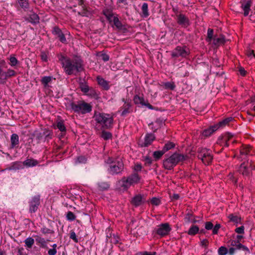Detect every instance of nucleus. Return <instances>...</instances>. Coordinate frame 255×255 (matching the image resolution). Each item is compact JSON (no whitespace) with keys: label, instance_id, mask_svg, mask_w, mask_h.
Segmentation results:
<instances>
[{"label":"nucleus","instance_id":"nucleus-11","mask_svg":"<svg viewBox=\"0 0 255 255\" xmlns=\"http://www.w3.org/2000/svg\"><path fill=\"white\" fill-rule=\"evenodd\" d=\"M253 154L252 147L250 145H243L240 148L239 155L235 154L234 157L242 159L245 158L247 155H252Z\"/></svg>","mask_w":255,"mask_h":255},{"label":"nucleus","instance_id":"nucleus-62","mask_svg":"<svg viewBox=\"0 0 255 255\" xmlns=\"http://www.w3.org/2000/svg\"><path fill=\"white\" fill-rule=\"evenodd\" d=\"M57 253L56 249H50L48 251V255H55Z\"/></svg>","mask_w":255,"mask_h":255},{"label":"nucleus","instance_id":"nucleus-60","mask_svg":"<svg viewBox=\"0 0 255 255\" xmlns=\"http://www.w3.org/2000/svg\"><path fill=\"white\" fill-rule=\"evenodd\" d=\"M142 169V166L140 164H135L133 167V169L135 172L141 171Z\"/></svg>","mask_w":255,"mask_h":255},{"label":"nucleus","instance_id":"nucleus-56","mask_svg":"<svg viewBox=\"0 0 255 255\" xmlns=\"http://www.w3.org/2000/svg\"><path fill=\"white\" fill-rule=\"evenodd\" d=\"M244 226H242L239 228H237L235 229V232L238 234H243L244 233Z\"/></svg>","mask_w":255,"mask_h":255},{"label":"nucleus","instance_id":"nucleus-6","mask_svg":"<svg viewBox=\"0 0 255 255\" xmlns=\"http://www.w3.org/2000/svg\"><path fill=\"white\" fill-rule=\"evenodd\" d=\"M197 157L206 165L211 163L213 159L212 151L206 148H199L197 150Z\"/></svg>","mask_w":255,"mask_h":255},{"label":"nucleus","instance_id":"nucleus-35","mask_svg":"<svg viewBox=\"0 0 255 255\" xmlns=\"http://www.w3.org/2000/svg\"><path fill=\"white\" fill-rule=\"evenodd\" d=\"M29 22L33 24H36L39 23V18L38 15L35 13H33L30 14L29 17Z\"/></svg>","mask_w":255,"mask_h":255},{"label":"nucleus","instance_id":"nucleus-38","mask_svg":"<svg viewBox=\"0 0 255 255\" xmlns=\"http://www.w3.org/2000/svg\"><path fill=\"white\" fill-rule=\"evenodd\" d=\"M175 146V144L172 142L168 141L164 145L162 150L164 153L168 151L169 150L173 148Z\"/></svg>","mask_w":255,"mask_h":255},{"label":"nucleus","instance_id":"nucleus-36","mask_svg":"<svg viewBox=\"0 0 255 255\" xmlns=\"http://www.w3.org/2000/svg\"><path fill=\"white\" fill-rule=\"evenodd\" d=\"M52 81V77L51 76H44L42 77L41 80L42 84L45 88L48 86V84Z\"/></svg>","mask_w":255,"mask_h":255},{"label":"nucleus","instance_id":"nucleus-31","mask_svg":"<svg viewBox=\"0 0 255 255\" xmlns=\"http://www.w3.org/2000/svg\"><path fill=\"white\" fill-rule=\"evenodd\" d=\"M16 1L20 7L24 10L29 8V3L28 0H16Z\"/></svg>","mask_w":255,"mask_h":255},{"label":"nucleus","instance_id":"nucleus-20","mask_svg":"<svg viewBox=\"0 0 255 255\" xmlns=\"http://www.w3.org/2000/svg\"><path fill=\"white\" fill-rule=\"evenodd\" d=\"M52 33L59 38V40L62 43L66 42V39L61 30L58 26H54L53 28Z\"/></svg>","mask_w":255,"mask_h":255},{"label":"nucleus","instance_id":"nucleus-44","mask_svg":"<svg viewBox=\"0 0 255 255\" xmlns=\"http://www.w3.org/2000/svg\"><path fill=\"white\" fill-rule=\"evenodd\" d=\"M56 127L61 132L66 131V128L65 127L64 121H60L57 123Z\"/></svg>","mask_w":255,"mask_h":255},{"label":"nucleus","instance_id":"nucleus-29","mask_svg":"<svg viewBox=\"0 0 255 255\" xmlns=\"http://www.w3.org/2000/svg\"><path fill=\"white\" fill-rule=\"evenodd\" d=\"M118 14H117L115 15L112 19H111V21H109L110 23H113V24L119 30H121L123 28V25L121 22V21L119 20L118 17Z\"/></svg>","mask_w":255,"mask_h":255},{"label":"nucleus","instance_id":"nucleus-8","mask_svg":"<svg viewBox=\"0 0 255 255\" xmlns=\"http://www.w3.org/2000/svg\"><path fill=\"white\" fill-rule=\"evenodd\" d=\"M190 53V49L185 45L177 46L171 51V56L173 58H186Z\"/></svg>","mask_w":255,"mask_h":255},{"label":"nucleus","instance_id":"nucleus-16","mask_svg":"<svg viewBox=\"0 0 255 255\" xmlns=\"http://www.w3.org/2000/svg\"><path fill=\"white\" fill-rule=\"evenodd\" d=\"M114 7L112 5L105 6L102 10V14L105 15L107 20L111 21V19L117 14L113 12Z\"/></svg>","mask_w":255,"mask_h":255},{"label":"nucleus","instance_id":"nucleus-58","mask_svg":"<svg viewBox=\"0 0 255 255\" xmlns=\"http://www.w3.org/2000/svg\"><path fill=\"white\" fill-rule=\"evenodd\" d=\"M247 163L250 167V169H251V171L252 170H255V164L254 161L251 160L250 161H248Z\"/></svg>","mask_w":255,"mask_h":255},{"label":"nucleus","instance_id":"nucleus-27","mask_svg":"<svg viewBox=\"0 0 255 255\" xmlns=\"http://www.w3.org/2000/svg\"><path fill=\"white\" fill-rule=\"evenodd\" d=\"M213 40V44L216 47H218L222 44H224L225 40L224 37L223 35L219 36H214Z\"/></svg>","mask_w":255,"mask_h":255},{"label":"nucleus","instance_id":"nucleus-30","mask_svg":"<svg viewBox=\"0 0 255 255\" xmlns=\"http://www.w3.org/2000/svg\"><path fill=\"white\" fill-rule=\"evenodd\" d=\"M218 126L215 125L210 127L209 128L204 130L202 132V135L204 137L210 136L213 132L218 129Z\"/></svg>","mask_w":255,"mask_h":255},{"label":"nucleus","instance_id":"nucleus-34","mask_svg":"<svg viewBox=\"0 0 255 255\" xmlns=\"http://www.w3.org/2000/svg\"><path fill=\"white\" fill-rule=\"evenodd\" d=\"M199 232V228L198 226L192 225L189 229L187 233L189 235L194 236Z\"/></svg>","mask_w":255,"mask_h":255},{"label":"nucleus","instance_id":"nucleus-19","mask_svg":"<svg viewBox=\"0 0 255 255\" xmlns=\"http://www.w3.org/2000/svg\"><path fill=\"white\" fill-rule=\"evenodd\" d=\"M220 224H216L215 226L211 222H206L205 223V228L206 230H212V234L216 235L218 233L219 229L221 228Z\"/></svg>","mask_w":255,"mask_h":255},{"label":"nucleus","instance_id":"nucleus-15","mask_svg":"<svg viewBox=\"0 0 255 255\" xmlns=\"http://www.w3.org/2000/svg\"><path fill=\"white\" fill-rule=\"evenodd\" d=\"M241 8L244 11V15L247 16L249 15L251 11V7L253 2L252 0H241L240 2Z\"/></svg>","mask_w":255,"mask_h":255},{"label":"nucleus","instance_id":"nucleus-1","mask_svg":"<svg viewBox=\"0 0 255 255\" xmlns=\"http://www.w3.org/2000/svg\"><path fill=\"white\" fill-rule=\"evenodd\" d=\"M58 58L65 72L68 75H76L83 70L82 61L79 58L71 59L62 54L58 55Z\"/></svg>","mask_w":255,"mask_h":255},{"label":"nucleus","instance_id":"nucleus-5","mask_svg":"<svg viewBox=\"0 0 255 255\" xmlns=\"http://www.w3.org/2000/svg\"><path fill=\"white\" fill-rule=\"evenodd\" d=\"M107 163L110 164L108 170L111 174L120 173L124 169V163L121 158L113 160L112 158H109L107 160Z\"/></svg>","mask_w":255,"mask_h":255},{"label":"nucleus","instance_id":"nucleus-48","mask_svg":"<svg viewBox=\"0 0 255 255\" xmlns=\"http://www.w3.org/2000/svg\"><path fill=\"white\" fill-rule=\"evenodd\" d=\"M98 56L100 57L101 58V59L104 61V62H107L109 60V59H110V57L109 56L105 53H99L98 54Z\"/></svg>","mask_w":255,"mask_h":255},{"label":"nucleus","instance_id":"nucleus-2","mask_svg":"<svg viewBox=\"0 0 255 255\" xmlns=\"http://www.w3.org/2000/svg\"><path fill=\"white\" fill-rule=\"evenodd\" d=\"M93 119L96 122L95 129L98 131L110 129L113 127L114 116L112 114L95 112Z\"/></svg>","mask_w":255,"mask_h":255},{"label":"nucleus","instance_id":"nucleus-57","mask_svg":"<svg viewBox=\"0 0 255 255\" xmlns=\"http://www.w3.org/2000/svg\"><path fill=\"white\" fill-rule=\"evenodd\" d=\"M119 237L116 235H113V237L111 238V242L114 244H117L119 243Z\"/></svg>","mask_w":255,"mask_h":255},{"label":"nucleus","instance_id":"nucleus-13","mask_svg":"<svg viewBox=\"0 0 255 255\" xmlns=\"http://www.w3.org/2000/svg\"><path fill=\"white\" fill-rule=\"evenodd\" d=\"M122 101L124 102V105L121 107L119 112L121 111V116H126L127 114L132 112L131 104L129 100L122 99Z\"/></svg>","mask_w":255,"mask_h":255},{"label":"nucleus","instance_id":"nucleus-21","mask_svg":"<svg viewBox=\"0 0 255 255\" xmlns=\"http://www.w3.org/2000/svg\"><path fill=\"white\" fill-rule=\"evenodd\" d=\"M133 101L135 104H140L142 106L147 107L149 109H153V106L146 102L143 97L136 95L134 97Z\"/></svg>","mask_w":255,"mask_h":255},{"label":"nucleus","instance_id":"nucleus-14","mask_svg":"<svg viewBox=\"0 0 255 255\" xmlns=\"http://www.w3.org/2000/svg\"><path fill=\"white\" fill-rule=\"evenodd\" d=\"M155 139V135L153 133H147L145 135L144 140H140L138 142V144L141 147H147L151 144Z\"/></svg>","mask_w":255,"mask_h":255},{"label":"nucleus","instance_id":"nucleus-18","mask_svg":"<svg viewBox=\"0 0 255 255\" xmlns=\"http://www.w3.org/2000/svg\"><path fill=\"white\" fill-rule=\"evenodd\" d=\"M239 171L244 176L249 177L252 175L251 169H250L247 162L242 163L240 166Z\"/></svg>","mask_w":255,"mask_h":255},{"label":"nucleus","instance_id":"nucleus-53","mask_svg":"<svg viewBox=\"0 0 255 255\" xmlns=\"http://www.w3.org/2000/svg\"><path fill=\"white\" fill-rule=\"evenodd\" d=\"M41 232L43 234H52L53 233V231L48 228L46 227H43L41 229Z\"/></svg>","mask_w":255,"mask_h":255},{"label":"nucleus","instance_id":"nucleus-54","mask_svg":"<svg viewBox=\"0 0 255 255\" xmlns=\"http://www.w3.org/2000/svg\"><path fill=\"white\" fill-rule=\"evenodd\" d=\"M70 238L72 239L75 243L78 242V240L76 237V235L73 231H71L70 232Z\"/></svg>","mask_w":255,"mask_h":255},{"label":"nucleus","instance_id":"nucleus-45","mask_svg":"<svg viewBox=\"0 0 255 255\" xmlns=\"http://www.w3.org/2000/svg\"><path fill=\"white\" fill-rule=\"evenodd\" d=\"M164 86L165 89L173 90L175 88V85L174 82H166L164 84Z\"/></svg>","mask_w":255,"mask_h":255},{"label":"nucleus","instance_id":"nucleus-23","mask_svg":"<svg viewBox=\"0 0 255 255\" xmlns=\"http://www.w3.org/2000/svg\"><path fill=\"white\" fill-rule=\"evenodd\" d=\"M97 81L98 84L101 86L104 90H108L110 86L109 85V82L105 80L100 76H98L97 77Z\"/></svg>","mask_w":255,"mask_h":255},{"label":"nucleus","instance_id":"nucleus-47","mask_svg":"<svg viewBox=\"0 0 255 255\" xmlns=\"http://www.w3.org/2000/svg\"><path fill=\"white\" fill-rule=\"evenodd\" d=\"M66 218L68 220L72 221L75 220L76 216L73 212L69 211L67 213Z\"/></svg>","mask_w":255,"mask_h":255},{"label":"nucleus","instance_id":"nucleus-24","mask_svg":"<svg viewBox=\"0 0 255 255\" xmlns=\"http://www.w3.org/2000/svg\"><path fill=\"white\" fill-rule=\"evenodd\" d=\"M143 202V196L140 194L135 196L131 201V203L135 207L140 206Z\"/></svg>","mask_w":255,"mask_h":255},{"label":"nucleus","instance_id":"nucleus-7","mask_svg":"<svg viewBox=\"0 0 255 255\" xmlns=\"http://www.w3.org/2000/svg\"><path fill=\"white\" fill-rule=\"evenodd\" d=\"M140 180V177L139 175L134 172L128 177H123L121 180V186L124 189L127 190L132 185L137 184Z\"/></svg>","mask_w":255,"mask_h":255},{"label":"nucleus","instance_id":"nucleus-33","mask_svg":"<svg viewBox=\"0 0 255 255\" xmlns=\"http://www.w3.org/2000/svg\"><path fill=\"white\" fill-rule=\"evenodd\" d=\"M36 242L40 245V247L43 248H47L46 242L45 239L40 236L35 237Z\"/></svg>","mask_w":255,"mask_h":255},{"label":"nucleus","instance_id":"nucleus-26","mask_svg":"<svg viewBox=\"0 0 255 255\" xmlns=\"http://www.w3.org/2000/svg\"><path fill=\"white\" fill-rule=\"evenodd\" d=\"M140 15L142 18H147L149 15L148 4L144 2L141 7Z\"/></svg>","mask_w":255,"mask_h":255},{"label":"nucleus","instance_id":"nucleus-59","mask_svg":"<svg viewBox=\"0 0 255 255\" xmlns=\"http://www.w3.org/2000/svg\"><path fill=\"white\" fill-rule=\"evenodd\" d=\"M8 76L10 77L14 76L16 75V72L15 71L12 69H8L6 71Z\"/></svg>","mask_w":255,"mask_h":255},{"label":"nucleus","instance_id":"nucleus-41","mask_svg":"<svg viewBox=\"0 0 255 255\" xmlns=\"http://www.w3.org/2000/svg\"><path fill=\"white\" fill-rule=\"evenodd\" d=\"M102 132L100 134V136L105 140H108L112 137L111 133L105 131V129L101 130Z\"/></svg>","mask_w":255,"mask_h":255},{"label":"nucleus","instance_id":"nucleus-22","mask_svg":"<svg viewBox=\"0 0 255 255\" xmlns=\"http://www.w3.org/2000/svg\"><path fill=\"white\" fill-rule=\"evenodd\" d=\"M233 136V134L231 133H226L222 136L220 137L219 140H221L220 143L222 144L223 146L228 147L229 146L228 141H229Z\"/></svg>","mask_w":255,"mask_h":255},{"label":"nucleus","instance_id":"nucleus-43","mask_svg":"<svg viewBox=\"0 0 255 255\" xmlns=\"http://www.w3.org/2000/svg\"><path fill=\"white\" fill-rule=\"evenodd\" d=\"M165 153L162 149L161 150L155 151L153 153V156L155 160L160 159L161 156Z\"/></svg>","mask_w":255,"mask_h":255},{"label":"nucleus","instance_id":"nucleus-28","mask_svg":"<svg viewBox=\"0 0 255 255\" xmlns=\"http://www.w3.org/2000/svg\"><path fill=\"white\" fill-rule=\"evenodd\" d=\"M23 165L27 167H33L37 165L39 162L33 158H27L22 162Z\"/></svg>","mask_w":255,"mask_h":255},{"label":"nucleus","instance_id":"nucleus-3","mask_svg":"<svg viewBox=\"0 0 255 255\" xmlns=\"http://www.w3.org/2000/svg\"><path fill=\"white\" fill-rule=\"evenodd\" d=\"M187 156L178 152H174L169 157L163 161L164 168L167 170H172L177 164L186 160Z\"/></svg>","mask_w":255,"mask_h":255},{"label":"nucleus","instance_id":"nucleus-25","mask_svg":"<svg viewBox=\"0 0 255 255\" xmlns=\"http://www.w3.org/2000/svg\"><path fill=\"white\" fill-rule=\"evenodd\" d=\"M10 148H14L17 147L19 143V136L16 133H13L10 137Z\"/></svg>","mask_w":255,"mask_h":255},{"label":"nucleus","instance_id":"nucleus-4","mask_svg":"<svg viewBox=\"0 0 255 255\" xmlns=\"http://www.w3.org/2000/svg\"><path fill=\"white\" fill-rule=\"evenodd\" d=\"M71 109L75 113L79 114H85L91 112L92 107L84 101L72 102L70 104Z\"/></svg>","mask_w":255,"mask_h":255},{"label":"nucleus","instance_id":"nucleus-61","mask_svg":"<svg viewBox=\"0 0 255 255\" xmlns=\"http://www.w3.org/2000/svg\"><path fill=\"white\" fill-rule=\"evenodd\" d=\"M77 160L79 163H85L86 158L84 156H81L77 158Z\"/></svg>","mask_w":255,"mask_h":255},{"label":"nucleus","instance_id":"nucleus-10","mask_svg":"<svg viewBox=\"0 0 255 255\" xmlns=\"http://www.w3.org/2000/svg\"><path fill=\"white\" fill-rule=\"evenodd\" d=\"M33 135L37 143H39L42 141H48L49 139H51L52 134L49 130H44L43 132L35 131Z\"/></svg>","mask_w":255,"mask_h":255},{"label":"nucleus","instance_id":"nucleus-51","mask_svg":"<svg viewBox=\"0 0 255 255\" xmlns=\"http://www.w3.org/2000/svg\"><path fill=\"white\" fill-rule=\"evenodd\" d=\"M228 250L226 248L224 247H220L218 250V253L220 255H225L227 254Z\"/></svg>","mask_w":255,"mask_h":255},{"label":"nucleus","instance_id":"nucleus-17","mask_svg":"<svg viewBox=\"0 0 255 255\" xmlns=\"http://www.w3.org/2000/svg\"><path fill=\"white\" fill-rule=\"evenodd\" d=\"M177 22L182 27H187L190 25L189 18L184 14L180 13L176 15Z\"/></svg>","mask_w":255,"mask_h":255},{"label":"nucleus","instance_id":"nucleus-46","mask_svg":"<svg viewBox=\"0 0 255 255\" xmlns=\"http://www.w3.org/2000/svg\"><path fill=\"white\" fill-rule=\"evenodd\" d=\"M9 60L10 61L9 64L11 66H16L18 62V60H17V59L14 56H10L9 58Z\"/></svg>","mask_w":255,"mask_h":255},{"label":"nucleus","instance_id":"nucleus-49","mask_svg":"<svg viewBox=\"0 0 255 255\" xmlns=\"http://www.w3.org/2000/svg\"><path fill=\"white\" fill-rule=\"evenodd\" d=\"M151 203L155 206H158L161 203V201L159 198L153 197L150 200Z\"/></svg>","mask_w":255,"mask_h":255},{"label":"nucleus","instance_id":"nucleus-32","mask_svg":"<svg viewBox=\"0 0 255 255\" xmlns=\"http://www.w3.org/2000/svg\"><path fill=\"white\" fill-rule=\"evenodd\" d=\"M233 120V118L232 117L226 118L222 121L220 122L217 124L215 125L216 126H217L218 127V129L220 128H223L228 125L230 122L232 121Z\"/></svg>","mask_w":255,"mask_h":255},{"label":"nucleus","instance_id":"nucleus-55","mask_svg":"<svg viewBox=\"0 0 255 255\" xmlns=\"http://www.w3.org/2000/svg\"><path fill=\"white\" fill-rule=\"evenodd\" d=\"M144 161H145V164L147 165H150L152 162V160L151 158L149 156H146L144 157Z\"/></svg>","mask_w":255,"mask_h":255},{"label":"nucleus","instance_id":"nucleus-52","mask_svg":"<svg viewBox=\"0 0 255 255\" xmlns=\"http://www.w3.org/2000/svg\"><path fill=\"white\" fill-rule=\"evenodd\" d=\"M41 60L44 62L48 61V54L46 52L42 51L40 54Z\"/></svg>","mask_w":255,"mask_h":255},{"label":"nucleus","instance_id":"nucleus-37","mask_svg":"<svg viewBox=\"0 0 255 255\" xmlns=\"http://www.w3.org/2000/svg\"><path fill=\"white\" fill-rule=\"evenodd\" d=\"M25 246L28 249H31L34 243V240L31 237H28L24 241Z\"/></svg>","mask_w":255,"mask_h":255},{"label":"nucleus","instance_id":"nucleus-50","mask_svg":"<svg viewBox=\"0 0 255 255\" xmlns=\"http://www.w3.org/2000/svg\"><path fill=\"white\" fill-rule=\"evenodd\" d=\"M80 88L81 91L85 93H88V91H89V86L86 84H84L83 83L81 84Z\"/></svg>","mask_w":255,"mask_h":255},{"label":"nucleus","instance_id":"nucleus-39","mask_svg":"<svg viewBox=\"0 0 255 255\" xmlns=\"http://www.w3.org/2000/svg\"><path fill=\"white\" fill-rule=\"evenodd\" d=\"M228 218L230 219V221L232 222L235 224H238L241 222V218L236 215H234L233 214H230L228 216Z\"/></svg>","mask_w":255,"mask_h":255},{"label":"nucleus","instance_id":"nucleus-63","mask_svg":"<svg viewBox=\"0 0 255 255\" xmlns=\"http://www.w3.org/2000/svg\"><path fill=\"white\" fill-rule=\"evenodd\" d=\"M246 54L248 56H251V55H253L254 57H255V53H254V51L253 50L249 49L247 51Z\"/></svg>","mask_w":255,"mask_h":255},{"label":"nucleus","instance_id":"nucleus-9","mask_svg":"<svg viewBox=\"0 0 255 255\" xmlns=\"http://www.w3.org/2000/svg\"><path fill=\"white\" fill-rule=\"evenodd\" d=\"M40 204V196L36 195L32 197L28 202L29 212L31 214L35 213L38 210Z\"/></svg>","mask_w":255,"mask_h":255},{"label":"nucleus","instance_id":"nucleus-12","mask_svg":"<svg viewBox=\"0 0 255 255\" xmlns=\"http://www.w3.org/2000/svg\"><path fill=\"white\" fill-rule=\"evenodd\" d=\"M171 230V228L168 223H163L158 226L156 233L161 237L168 235Z\"/></svg>","mask_w":255,"mask_h":255},{"label":"nucleus","instance_id":"nucleus-42","mask_svg":"<svg viewBox=\"0 0 255 255\" xmlns=\"http://www.w3.org/2000/svg\"><path fill=\"white\" fill-rule=\"evenodd\" d=\"M213 33L214 31L212 29L209 28L207 31V36L206 38L207 42L211 43L213 39Z\"/></svg>","mask_w":255,"mask_h":255},{"label":"nucleus","instance_id":"nucleus-40","mask_svg":"<svg viewBox=\"0 0 255 255\" xmlns=\"http://www.w3.org/2000/svg\"><path fill=\"white\" fill-rule=\"evenodd\" d=\"M99 190L101 191L106 190L109 189L110 185L106 182H101L98 183Z\"/></svg>","mask_w":255,"mask_h":255},{"label":"nucleus","instance_id":"nucleus-64","mask_svg":"<svg viewBox=\"0 0 255 255\" xmlns=\"http://www.w3.org/2000/svg\"><path fill=\"white\" fill-rule=\"evenodd\" d=\"M239 71L241 75L243 76H245L246 75V71L243 67H240L239 68Z\"/></svg>","mask_w":255,"mask_h":255}]
</instances>
